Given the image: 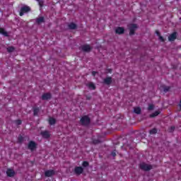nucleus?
I'll use <instances>...</instances> for the list:
<instances>
[{
	"label": "nucleus",
	"mask_w": 181,
	"mask_h": 181,
	"mask_svg": "<svg viewBox=\"0 0 181 181\" xmlns=\"http://www.w3.org/2000/svg\"><path fill=\"white\" fill-rule=\"evenodd\" d=\"M35 23H37V25H40V23H45V17L41 16L40 18H37L35 19Z\"/></svg>",
	"instance_id": "15"
},
{
	"label": "nucleus",
	"mask_w": 181,
	"mask_h": 181,
	"mask_svg": "<svg viewBox=\"0 0 181 181\" xmlns=\"http://www.w3.org/2000/svg\"><path fill=\"white\" fill-rule=\"evenodd\" d=\"M15 170L11 168H8L6 170V175L8 177H13L15 176Z\"/></svg>",
	"instance_id": "13"
},
{
	"label": "nucleus",
	"mask_w": 181,
	"mask_h": 181,
	"mask_svg": "<svg viewBox=\"0 0 181 181\" xmlns=\"http://www.w3.org/2000/svg\"><path fill=\"white\" fill-rule=\"evenodd\" d=\"M50 98H52V94H50L49 93H44L42 95V100H50Z\"/></svg>",
	"instance_id": "14"
},
{
	"label": "nucleus",
	"mask_w": 181,
	"mask_h": 181,
	"mask_svg": "<svg viewBox=\"0 0 181 181\" xmlns=\"http://www.w3.org/2000/svg\"><path fill=\"white\" fill-rule=\"evenodd\" d=\"M16 125H22V120L21 119H17L14 121Z\"/></svg>",
	"instance_id": "29"
},
{
	"label": "nucleus",
	"mask_w": 181,
	"mask_h": 181,
	"mask_svg": "<svg viewBox=\"0 0 181 181\" xmlns=\"http://www.w3.org/2000/svg\"><path fill=\"white\" fill-rule=\"evenodd\" d=\"M24 141V138L22 136V135H19L18 137V144H22V142H23Z\"/></svg>",
	"instance_id": "24"
},
{
	"label": "nucleus",
	"mask_w": 181,
	"mask_h": 181,
	"mask_svg": "<svg viewBox=\"0 0 181 181\" xmlns=\"http://www.w3.org/2000/svg\"><path fill=\"white\" fill-rule=\"evenodd\" d=\"M175 131V126H172L168 129L169 132H173Z\"/></svg>",
	"instance_id": "31"
},
{
	"label": "nucleus",
	"mask_w": 181,
	"mask_h": 181,
	"mask_svg": "<svg viewBox=\"0 0 181 181\" xmlns=\"http://www.w3.org/2000/svg\"><path fill=\"white\" fill-rule=\"evenodd\" d=\"M49 125H54L56 124V119L53 117H49Z\"/></svg>",
	"instance_id": "22"
},
{
	"label": "nucleus",
	"mask_w": 181,
	"mask_h": 181,
	"mask_svg": "<svg viewBox=\"0 0 181 181\" xmlns=\"http://www.w3.org/2000/svg\"><path fill=\"white\" fill-rule=\"evenodd\" d=\"M139 168L140 169H141V170H144L145 172H149V170H151L152 169V165L143 163L140 164Z\"/></svg>",
	"instance_id": "3"
},
{
	"label": "nucleus",
	"mask_w": 181,
	"mask_h": 181,
	"mask_svg": "<svg viewBox=\"0 0 181 181\" xmlns=\"http://www.w3.org/2000/svg\"><path fill=\"white\" fill-rule=\"evenodd\" d=\"M82 166L83 168H88V166H90V163H88V161H83L82 163Z\"/></svg>",
	"instance_id": "26"
},
{
	"label": "nucleus",
	"mask_w": 181,
	"mask_h": 181,
	"mask_svg": "<svg viewBox=\"0 0 181 181\" xmlns=\"http://www.w3.org/2000/svg\"><path fill=\"white\" fill-rule=\"evenodd\" d=\"M81 49L86 53H90L93 50V47L90 45H83L81 46Z\"/></svg>",
	"instance_id": "5"
},
{
	"label": "nucleus",
	"mask_w": 181,
	"mask_h": 181,
	"mask_svg": "<svg viewBox=\"0 0 181 181\" xmlns=\"http://www.w3.org/2000/svg\"><path fill=\"white\" fill-rule=\"evenodd\" d=\"M54 175H56L54 170H47L45 172V176L46 177H52V176H54Z\"/></svg>",
	"instance_id": "7"
},
{
	"label": "nucleus",
	"mask_w": 181,
	"mask_h": 181,
	"mask_svg": "<svg viewBox=\"0 0 181 181\" xmlns=\"http://www.w3.org/2000/svg\"><path fill=\"white\" fill-rule=\"evenodd\" d=\"M179 107H180V110H181V98H180V100Z\"/></svg>",
	"instance_id": "38"
},
{
	"label": "nucleus",
	"mask_w": 181,
	"mask_h": 181,
	"mask_svg": "<svg viewBox=\"0 0 181 181\" xmlns=\"http://www.w3.org/2000/svg\"><path fill=\"white\" fill-rule=\"evenodd\" d=\"M112 83V77L107 76L103 80V83L110 86Z\"/></svg>",
	"instance_id": "12"
},
{
	"label": "nucleus",
	"mask_w": 181,
	"mask_h": 181,
	"mask_svg": "<svg viewBox=\"0 0 181 181\" xmlns=\"http://www.w3.org/2000/svg\"><path fill=\"white\" fill-rule=\"evenodd\" d=\"M68 28L71 29V30H74L77 29V25L74 23H71L68 25Z\"/></svg>",
	"instance_id": "17"
},
{
	"label": "nucleus",
	"mask_w": 181,
	"mask_h": 181,
	"mask_svg": "<svg viewBox=\"0 0 181 181\" xmlns=\"http://www.w3.org/2000/svg\"><path fill=\"white\" fill-rule=\"evenodd\" d=\"M141 107H138L134 108L135 114L139 115V114H141Z\"/></svg>",
	"instance_id": "25"
},
{
	"label": "nucleus",
	"mask_w": 181,
	"mask_h": 181,
	"mask_svg": "<svg viewBox=\"0 0 181 181\" xmlns=\"http://www.w3.org/2000/svg\"><path fill=\"white\" fill-rule=\"evenodd\" d=\"M160 90H163L164 91V93H168V91H169L170 90V86H166L165 85H162L160 87Z\"/></svg>",
	"instance_id": "19"
},
{
	"label": "nucleus",
	"mask_w": 181,
	"mask_h": 181,
	"mask_svg": "<svg viewBox=\"0 0 181 181\" xmlns=\"http://www.w3.org/2000/svg\"><path fill=\"white\" fill-rule=\"evenodd\" d=\"M0 34L3 35V36H5L6 37H8L9 36V34H8V32H6L5 29L2 28H0Z\"/></svg>",
	"instance_id": "18"
},
{
	"label": "nucleus",
	"mask_w": 181,
	"mask_h": 181,
	"mask_svg": "<svg viewBox=\"0 0 181 181\" xmlns=\"http://www.w3.org/2000/svg\"><path fill=\"white\" fill-rule=\"evenodd\" d=\"M28 148L31 152H33L37 148V144L33 141H30L28 143Z\"/></svg>",
	"instance_id": "4"
},
{
	"label": "nucleus",
	"mask_w": 181,
	"mask_h": 181,
	"mask_svg": "<svg viewBox=\"0 0 181 181\" xmlns=\"http://www.w3.org/2000/svg\"><path fill=\"white\" fill-rule=\"evenodd\" d=\"M115 33L117 35H124V33H125V28L123 27H117L115 29Z\"/></svg>",
	"instance_id": "11"
},
{
	"label": "nucleus",
	"mask_w": 181,
	"mask_h": 181,
	"mask_svg": "<svg viewBox=\"0 0 181 181\" xmlns=\"http://www.w3.org/2000/svg\"><path fill=\"white\" fill-rule=\"evenodd\" d=\"M158 38H159V40H160V42H165V38H163V37H162V35H160L159 37H158Z\"/></svg>",
	"instance_id": "33"
},
{
	"label": "nucleus",
	"mask_w": 181,
	"mask_h": 181,
	"mask_svg": "<svg viewBox=\"0 0 181 181\" xmlns=\"http://www.w3.org/2000/svg\"><path fill=\"white\" fill-rule=\"evenodd\" d=\"M14 51H15L14 47L11 46V47H7V52H8V53H12V52H14Z\"/></svg>",
	"instance_id": "23"
},
{
	"label": "nucleus",
	"mask_w": 181,
	"mask_h": 181,
	"mask_svg": "<svg viewBox=\"0 0 181 181\" xmlns=\"http://www.w3.org/2000/svg\"><path fill=\"white\" fill-rule=\"evenodd\" d=\"M80 124L83 127H88L91 124V119L88 115H83L80 119Z\"/></svg>",
	"instance_id": "1"
},
{
	"label": "nucleus",
	"mask_w": 181,
	"mask_h": 181,
	"mask_svg": "<svg viewBox=\"0 0 181 181\" xmlns=\"http://www.w3.org/2000/svg\"><path fill=\"white\" fill-rule=\"evenodd\" d=\"M74 172L77 176H80V175L84 172V168H83L81 166H76L75 167Z\"/></svg>",
	"instance_id": "6"
},
{
	"label": "nucleus",
	"mask_w": 181,
	"mask_h": 181,
	"mask_svg": "<svg viewBox=\"0 0 181 181\" xmlns=\"http://www.w3.org/2000/svg\"><path fill=\"white\" fill-rule=\"evenodd\" d=\"M40 135L45 139H49V138H50V132L49 131H47V130L41 132Z\"/></svg>",
	"instance_id": "10"
},
{
	"label": "nucleus",
	"mask_w": 181,
	"mask_h": 181,
	"mask_svg": "<svg viewBox=\"0 0 181 181\" xmlns=\"http://www.w3.org/2000/svg\"><path fill=\"white\" fill-rule=\"evenodd\" d=\"M156 33L158 37L160 36V33L158 30H156Z\"/></svg>",
	"instance_id": "34"
},
{
	"label": "nucleus",
	"mask_w": 181,
	"mask_h": 181,
	"mask_svg": "<svg viewBox=\"0 0 181 181\" xmlns=\"http://www.w3.org/2000/svg\"><path fill=\"white\" fill-rule=\"evenodd\" d=\"M107 73H110L111 74V73H112V69H107Z\"/></svg>",
	"instance_id": "35"
},
{
	"label": "nucleus",
	"mask_w": 181,
	"mask_h": 181,
	"mask_svg": "<svg viewBox=\"0 0 181 181\" xmlns=\"http://www.w3.org/2000/svg\"><path fill=\"white\" fill-rule=\"evenodd\" d=\"M177 37V33L174 32L168 36L169 42H175Z\"/></svg>",
	"instance_id": "9"
},
{
	"label": "nucleus",
	"mask_w": 181,
	"mask_h": 181,
	"mask_svg": "<svg viewBox=\"0 0 181 181\" xmlns=\"http://www.w3.org/2000/svg\"><path fill=\"white\" fill-rule=\"evenodd\" d=\"M88 87L89 88H92V90H95V85H94L93 83H89Z\"/></svg>",
	"instance_id": "28"
},
{
	"label": "nucleus",
	"mask_w": 181,
	"mask_h": 181,
	"mask_svg": "<svg viewBox=\"0 0 181 181\" xmlns=\"http://www.w3.org/2000/svg\"><path fill=\"white\" fill-rule=\"evenodd\" d=\"M95 74H97V71H92V76H93V77H95Z\"/></svg>",
	"instance_id": "36"
},
{
	"label": "nucleus",
	"mask_w": 181,
	"mask_h": 181,
	"mask_svg": "<svg viewBox=\"0 0 181 181\" xmlns=\"http://www.w3.org/2000/svg\"><path fill=\"white\" fill-rule=\"evenodd\" d=\"M33 115L35 117H37V115H39V112H40V108H39V107H33Z\"/></svg>",
	"instance_id": "16"
},
{
	"label": "nucleus",
	"mask_w": 181,
	"mask_h": 181,
	"mask_svg": "<svg viewBox=\"0 0 181 181\" xmlns=\"http://www.w3.org/2000/svg\"><path fill=\"white\" fill-rule=\"evenodd\" d=\"M153 108H155V105L151 104V105H149L148 107V111H152V110H153Z\"/></svg>",
	"instance_id": "30"
},
{
	"label": "nucleus",
	"mask_w": 181,
	"mask_h": 181,
	"mask_svg": "<svg viewBox=\"0 0 181 181\" xmlns=\"http://www.w3.org/2000/svg\"><path fill=\"white\" fill-rule=\"evenodd\" d=\"M93 144L94 145H97L98 144H101V141H100V139H93Z\"/></svg>",
	"instance_id": "27"
},
{
	"label": "nucleus",
	"mask_w": 181,
	"mask_h": 181,
	"mask_svg": "<svg viewBox=\"0 0 181 181\" xmlns=\"http://www.w3.org/2000/svg\"><path fill=\"white\" fill-rule=\"evenodd\" d=\"M160 114V111H156L150 115V118H155V117H158Z\"/></svg>",
	"instance_id": "20"
},
{
	"label": "nucleus",
	"mask_w": 181,
	"mask_h": 181,
	"mask_svg": "<svg viewBox=\"0 0 181 181\" xmlns=\"http://www.w3.org/2000/svg\"><path fill=\"white\" fill-rule=\"evenodd\" d=\"M30 11L31 8L28 6H24L20 9L19 15L20 16H23L25 13H28V12H30Z\"/></svg>",
	"instance_id": "2"
},
{
	"label": "nucleus",
	"mask_w": 181,
	"mask_h": 181,
	"mask_svg": "<svg viewBox=\"0 0 181 181\" xmlns=\"http://www.w3.org/2000/svg\"><path fill=\"white\" fill-rule=\"evenodd\" d=\"M136 28H138L136 24L131 25V27L129 28V35L130 36L135 35V29H136Z\"/></svg>",
	"instance_id": "8"
},
{
	"label": "nucleus",
	"mask_w": 181,
	"mask_h": 181,
	"mask_svg": "<svg viewBox=\"0 0 181 181\" xmlns=\"http://www.w3.org/2000/svg\"><path fill=\"white\" fill-rule=\"evenodd\" d=\"M150 135H155V134H158V129L153 128L152 129L149 130Z\"/></svg>",
	"instance_id": "21"
},
{
	"label": "nucleus",
	"mask_w": 181,
	"mask_h": 181,
	"mask_svg": "<svg viewBox=\"0 0 181 181\" xmlns=\"http://www.w3.org/2000/svg\"><path fill=\"white\" fill-rule=\"evenodd\" d=\"M86 100H91V97H90V96H87V97H86Z\"/></svg>",
	"instance_id": "37"
},
{
	"label": "nucleus",
	"mask_w": 181,
	"mask_h": 181,
	"mask_svg": "<svg viewBox=\"0 0 181 181\" xmlns=\"http://www.w3.org/2000/svg\"><path fill=\"white\" fill-rule=\"evenodd\" d=\"M112 156L115 158V156H117V150H114L113 151L111 152Z\"/></svg>",
	"instance_id": "32"
}]
</instances>
